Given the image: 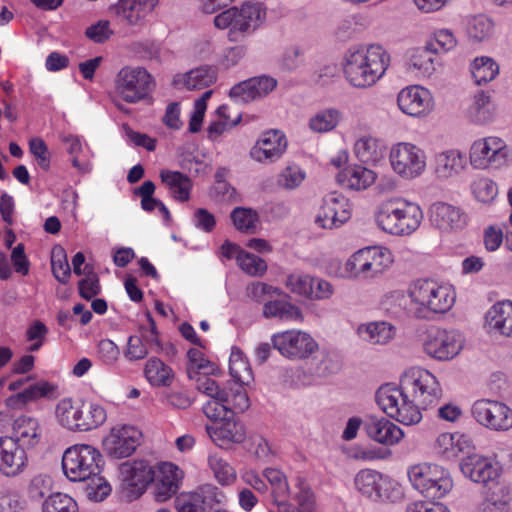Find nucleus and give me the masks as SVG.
Instances as JSON below:
<instances>
[{
  "instance_id": "46",
  "label": "nucleus",
  "mask_w": 512,
  "mask_h": 512,
  "mask_svg": "<svg viewBox=\"0 0 512 512\" xmlns=\"http://www.w3.org/2000/svg\"><path fill=\"white\" fill-rule=\"evenodd\" d=\"M144 375L147 381L156 387L169 386L174 376L172 369L157 357L147 360Z\"/></svg>"
},
{
  "instance_id": "22",
  "label": "nucleus",
  "mask_w": 512,
  "mask_h": 512,
  "mask_svg": "<svg viewBox=\"0 0 512 512\" xmlns=\"http://www.w3.org/2000/svg\"><path fill=\"white\" fill-rule=\"evenodd\" d=\"M237 412H229L219 417L212 425L206 426V431L214 443L224 447L231 443H241L246 437L243 423L235 418Z\"/></svg>"
},
{
  "instance_id": "53",
  "label": "nucleus",
  "mask_w": 512,
  "mask_h": 512,
  "mask_svg": "<svg viewBox=\"0 0 512 512\" xmlns=\"http://www.w3.org/2000/svg\"><path fill=\"white\" fill-rule=\"evenodd\" d=\"M208 465L219 484L226 486L232 484L236 480V472L234 468L218 455H210L208 458Z\"/></svg>"
},
{
  "instance_id": "12",
  "label": "nucleus",
  "mask_w": 512,
  "mask_h": 512,
  "mask_svg": "<svg viewBox=\"0 0 512 512\" xmlns=\"http://www.w3.org/2000/svg\"><path fill=\"white\" fill-rule=\"evenodd\" d=\"M464 338L454 329L431 328L426 331L422 348L424 353L437 361L454 359L463 349Z\"/></svg>"
},
{
  "instance_id": "62",
  "label": "nucleus",
  "mask_w": 512,
  "mask_h": 512,
  "mask_svg": "<svg viewBox=\"0 0 512 512\" xmlns=\"http://www.w3.org/2000/svg\"><path fill=\"white\" fill-rule=\"evenodd\" d=\"M187 356L191 363V366L188 368V375L190 379L196 380L199 374H208L210 362L204 358L203 353L200 350L192 348L188 351Z\"/></svg>"
},
{
  "instance_id": "9",
  "label": "nucleus",
  "mask_w": 512,
  "mask_h": 512,
  "mask_svg": "<svg viewBox=\"0 0 512 512\" xmlns=\"http://www.w3.org/2000/svg\"><path fill=\"white\" fill-rule=\"evenodd\" d=\"M400 384L420 409L436 405L442 396V389L436 377L420 367L408 369L402 375Z\"/></svg>"
},
{
  "instance_id": "17",
  "label": "nucleus",
  "mask_w": 512,
  "mask_h": 512,
  "mask_svg": "<svg viewBox=\"0 0 512 512\" xmlns=\"http://www.w3.org/2000/svg\"><path fill=\"white\" fill-rule=\"evenodd\" d=\"M225 493L212 484H204L191 492L180 493L175 498L177 512H206V507L226 503Z\"/></svg>"
},
{
  "instance_id": "8",
  "label": "nucleus",
  "mask_w": 512,
  "mask_h": 512,
  "mask_svg": "<svg viewBox=\"0 0 512 512\" xmlns=\"http://www.w3.org/2000/svg\"><path fill=\"white\" fill-rule=\"evenodd\" d=\"M407 474L413 488L429 500L443 498L453 487L450 473L436 464L413 465L408 468Z\"/></svg>"
},
{
  "instance_id": "7",
  "label": "nucleus",
  "mask_w": 512,
  "mask_h": 512,
  "mask_svg": "<svg viewBox=\"0 0 512 512\" xmlns=\"http://www.w3.org/2000/svg\"><path fill=\"white\" fill-rule=\"evenodd\" d=\"M377 405L390 418L403 425H415L422 419V413L406 391L394 384H384L375 395Z\"/></svg>"
},
{
  "instance_id": "47",
  "label": "nucleus",
  "mask_w": 512,
  "mask_h": 512,
  "mask_svg": "<svg viewBox=\"0 0 512 512\" xmlns=\"http://www.w3.org/2000/svg\"><path fill=\"white\" fill-rule=\"evenodd\" d=\"M55 414L60 425L72 431H79L81 405L74 403L70 398L61 399L56 406Z\"/></svg>"
},
{
  "instance_id": "6",
  "label": "nucleus",
  "mask_w": 512,
  "mask_h": 512,
  "mask_svg": "<svg viewBox=\"0 0 512 512\" xmlns=\"http://www.w3.org/2000/svg\"><path fill=\"white\" fill-rule=\"evenodd\" d=\"M266 19V11L260 3H245L241 8H229L214 18L219 29L229 28V39L238 41L240 36L253 33Z\"/></svg>"
},
{
  "instance_id": "31",
  "label": "nucleus",
  "mask_w": 512,
  "mask_h": 512,
  "mask_svg": "<svg viewBox=\"0 0 512 512\" xmlns=\"http://www.w3.org/2000/svg\"><path fill=\"white\" fill-rule=\"evenodd\" d=\"M121 473L124 477V482L132 488L131 491L136 496H140L145 491L147 485L155 480L154 468L144 460L123 464Z\"/></svg>"
},
{
  "instance_id": "27",
  "label": "nucleus",
  "mask_w": 512,
  "mask_h": 512,
  "mask_svg": "<svg viewBox=\"0 0 512 512\" xmlns=\"http://www.w3.org/2000/svg\"><path fill=\"white\" fill-rule=\"evenodd\" d=\"M364 429L369 438L386 446H393L404 437L403 430L385 417L369 416Z\"/></svg>"
},
{
  "instance_id": "11",
  "label": "nucleus",
  "mask_w": 512,
  "mask_h": 512,
  "mask_svg": "<svg viewBox=\"0 0 512 512\" xmlns=\"http://www.w3.org/2000/svg\"><path fill=\"white\" fill-rule=\"evenodd\" d=\"M356 490L373 501L396 502L403 497L401 486L388 476L372 469H362L354 477Z\"/></svg>"
},
{
  "instance_id": "30",
  "label": "nucleus",
  "mask_w": 512,
  "mask_h": 512,
  "mask_svg": "<svg viewBox=\"0 0 512 512\" xmlns=\"http://www.w3.org/2000/svg\"><path fill=\"white\" fill-rule=\"evenodd\" d=\"M460 469L466 477L476 483H487L498 476V467L492 460L478 454L463 458Z\"/></svg>"
},
{
  "instance_id": "48",
  "label": "nucleus",
  "mask_w": 512,
  "mask_h": 512,
  "mask_svg": "<svg viewBox=\"0 0 512 512\" xmlns=\"http://www.w3.org/2000/svg\"><path fill=\"white\" fill-rule=\"evenodd\" d=\"M470 72L477 85L492 81L499 73V66L488 56L476 57L470 64Z\"/></svg>"
},
{
  "instance_id": "25",
  "label": "nucleus",
  "mask_w": 512,
  "mask_h": 512,
  "mask_svg": "<svg viewBox=\"0 0 512 512\" xmlns=\"http://www.w3.org/2000/svg\"><path fill=\"white\" fill-rule=\"evenodd\" d=\"M28 458L23 446L9 438L0 437V471L8 476L14 477L24 471Z\"/></svg>"
},
{
  "instance_id": "54",
  "label": "nucleus",
  "mask_w": 512,
  "mask_h": 512,
  "mask_svg": "<svg viewBox=\"0 0 512 512\" xmlns=\"http://www.w3.org/2000/svg\"><path fill=\"white\" fill-rule=\"evenodd\" d=\"M159 177L165 188L172 192H190L193 187L191 179L179 171L163 169Z\"/></svg>"
},
{
  "instance_id": "42",
  "label": "nucleus",
  "mask_w": 512,
  "mask_h": 512,
  "mask_svg": "<svg viewBox=\"0 0 512 512\" xmlns=\"http://www.w3.org/2000/svg\"><path fill=\"white\" fill-rule=\"evenodd\" d=\"M355 157L362 163L376 164L384 159V149L377 138L371 135L359 137L353 147Z\"/></svg>"
},
{
  "instance_id": "1",
  "label": "nucleus",
  "mask_w": 512,
  "mask_h": 512,
  "mask_svg": "<svg viewBox=\"0 0 512 512\" xmlns=\"http://www.w3.org/2000/svg\"><path fill=\"white\" fill-rule=\"evenodd\" d=\"M454 303V291L431 279L413 281L407 288V296L403 291L395 290L382 300V306L391 315L398 317L405 312L417 319H430L433 314L446 313Z\"/></svg>"
},
{
  "instance_id": "40",
  "label": "nucleus",
  "mask_w": 512,
  "mask_h": 512,
  "mask_svg": "<svg viewBox=\"0 0 512 512\" xmlns=\"http://www.w3.org/2000/svg\"><path fill=\"white\" fill-rule=\"evenodd\" d=\"M438 53L432 41L423 48H415L410 52L409 68L417 71L423 77H431L435 71V58L433 54Z\"/></svg>"
},
{
  "instance_id": "23",
  "label": "nucleus",
  "mask_w": 512,
  "mask_h": 512,
  "mask_svg": "<svg viewBox=\"0 0 512 512\" xmlns=\"http://www.w3.org/2000/svg\"><path fill=\"white\" fill-rule=\"evenodd\" d=\"M287 139L279 130L263 132L250 151L251 157L260 163H272L282 157L287 149Z\"/></svg>"
},
{
  "instance_id": "52",
  "label": "nucleus",
  "mask_w": 512,
  "mask_h": 512,
  "mask_svg": "<svg viewBox=\"0 0 512 512\" xmlns=\"http://www.w3.org/2000/svg\"><path fill=\"white\" fill-rule=\"evenodd\" d=\"M107 419L106 410L99 404L81 405L79 431H89L101 426Z\"/></svg>"
},
{
  "instance_id": "13",
  "label": "nucleus",
  "mask_w": 512,
  "mask_h": 512,
  "mask_svg": "<svg viewBox=\"0 0 512 512\" xmlns=\"http://www.w3.org/2000/svg\"><path fill=\"white\" fill-rule=\"evenodd\" d=\"M271 344L283 357L292 361L308 359L319 349L312 335L299 329L273 334Z\"/></svg>"
},
{
  "instance_id": "39",
  "label": "nucleus",
  "mask_w": 512,
  "mask_h": 512,
  "mask_svg": "<svg viewBox=\"0 0 512 512\" xmlns=\"http://www.w3.org/2000/svg\"><path fill=\"white\" fill-rule=\"evenodd\" d=\"M262 315L266 319L277 318L287 322H302L304 318L298 306L281 299L266 301Z\"/></svg>"
},
{
  "instance_id": "55",
  "label": "nucleus",
  "mask_w": 512,
  "mask_h": 512,
  "mask_svg": "<svg viewBox=\"0 0 512 512\" xmlns=\"http://www.w3.org/2000/svg\"><path fill=\"white\" fill-rule=\"evenodd\" d=\"M494 107L490 96L485 92L475 95L473 104L470 107V115L475 122L486 123L492 119Z\"/></svg>"
},
{
  "instance_id": "50",
  "label": "nucleus",
  "mask_w": 512,
  "mask_h": 512,
  "mask_svg": "<svg viewBox=\"0 0 512 512\" xmlns=\"http://www.w3.org/2000/svg\"><path fill=\"white\" fill-rule=\"evenodd\" d=\"M230 218L235 229L244 234H254L259 223L258 213L245 207H236L232 210Z\"/></svg>"
},
{
  "instance_id": "61",
  "label": "nucleus",
  "mask_w": 512,
  "mask_h": 512,
  "mask_svg": "<svg viewBox=\"0 0 512 512\" xmlns=\"http://www.w3.org/2000/svg\"><path fill=\"white\" fill-rule=\"evenodd\" d=\"M305 179V172L297 165L287 166L278 176V184L284 189H296Z\"/></svg>"
},
{
  "instance_id": "38",
  "label": "nucleus",
  "mask_w": 512,
  "mask_h": 512,
  "mask_svg": "<svg viewBox=\"0 0 512 512\" xmlns=\"http://www.w3.org/2000/svg\"><path fill=\"white\" fill-rule=\"evenodd\" d=\"M464 30L470 42L483 43L494 34L495 25L492 19L484 14L468 15L463 19Z\"/></svg>"
},
{
  "instance_id": "44",
  "label": "nucleus",
  "mask_w": 512,
  "mask_h": 512,
  "mask_svg": "<svg viewBox=\"0 0 512 512\" xmlns=\"http://www.w3.org/2000/svg\"><path fill=\"white\" fill-rule=\"evenodd\" d=\"M363 251L371 280L382 275L393 263L392 253L385 247H366Z\"/></svg>"
},
{
  "instance_id": "35",
  "label": "nucleus",
  "mask_w": 512,
  "mask_h": 512,
  "mask_svg": "<svg viewBox=\"0 0 512 512\" xmlns=\"http://www.w3.org/2000/svg\"><path fill=\"white\" fill-rule=\"evenodd\" d=\"M217 71L210 66H200L183 74H176L173 85L185 87L188 90H201L216 82Z\"/></svg>"
},
{
  "instance_id": "56",
  "label": "nucleus",
  "mask_w": 512,
  "mask_h": 512,
  "mask_svg": "<svg viewBox=\"0 0 512 512\" xmlns=\"http://www.w3.org/2000/svg\"><path fill=\"white\" fill-rule=\"evenodd\" d=\"M42 512H78V505L69 495L58 492L43 502Z\"/></svg>"
},
{
  "instance_id": "24",
  "label": "nucleus",
  "mask_w": 512,
  "mask_h": 512,
  "mask_svg": "<svg viewBox=\"0 0 512 512\" xmlns=\"http://www.w3.org/2000/svg\"><path fill=\"white\" fill-rule=\"evenodd\" d=\"M277 86V80L267 75L253 77L234 85L229 92L236 103H249L266 97Z\"/></svg>"
},
{
  "instance_id": "63",
  "label": "nucleus",
  "mask_w": 512,
  "mask_h": 512,
  "mask_svg": "<svg viewBox=\"0 0 512 512\" xmlns=\"http://www.w3.org/2000/svg\"><path fill=\"white\" fill-rule=\"evenodd\" d=\"M113 33L108 20H99L88 26L85 30V36L94 43H104L108 41Z\"/></svg>"
},
{
  "instance_id": "29",
  "label": "nucleus",
  "mask_w": 512,
  "mask_h": 512,
  "mask_svg": "<svg viewBox=\"0 0 512 512\" xmlns=\"http://www.w3.org/2000/svg\"><path fill=\"white\" fill-rule=\"evenodd\" d=\"M430 220L442 231L460 230L466 225V215L460 208L437 202L430 207Z\"/></svg>"
},
{
  "instance_id": "10",
  "label": "nucleus",
  "mask_w": 512,
  "mask_h": 512,
  "mask_svg": "<svg viewBox=\"0 0 512 512\" xmlns=\"http://www.w3.org/2000/svg\"><path fill=\"white\" fill-rule=\"evenodd\" d=\"M154 88V78L143 67H123L115 78L116 95L130 104L146 99Z\"/></svg>"
},
{
  "instance_id": "26",
  "label": "nucleus",
  "mask_w": 512,
  "mask_h": 512,
  "mask_svg": "<svg viewBox=\"0 0 512 512\" xmlns=\"http://www.w3.org/2000/svg\"><path fill=\"white\" fill-rule=\"evenodd\" d=\"M484 325L491 335L512 337V301L503 300L492 305L485 314Z\"/></svg>"
},
{
  "instance_id": "45",
  "label": "nucleus",
  "mask_w": 512,
  "mask_h": 512,
  "mask_svg": "<svg viewBox=\"0 0 512 512\" xmlns=\"http://www.w3.org/2000/svg\"><path fill=\"white\" fill-rule=\"evenodd\" d=\"M342 113L336 108H326L317 111L308 121V127L314 133H328L340 123Z\"/></svg>"
},
{
  "instance_id": "14",
  "label": "nucleus",
  "mask_w": 512,
  "mask_h": 512,
  "mask_svg": "<svg viewBox=\"0 0 512 512\" xmlns=\"http://www.w3.org/2000/svg\"><path fill=\"white\" fill-rule=\"evenodd\" d=\"M392 169L404 179H414L426 169L425 152L409 142H399L391 147L389 154Z\"/></svg>"
},
{
  "instance_id": "2",
  "label": "nucleus",
  "mask_w": 512,
  "mask_h": 512,
  "mask_svg": "<svg viewBox=\"0 0 512 512\" xmlns=\"http://www.w3.org/2000/svg\"><path fill=\"white\" fill-rule=\"evenodd\" d=\"M101 453L93 446L87 444L74 445L67 448L62 457V469L65 476L71 481H85L91 479L87 488V496L94 501H103L111 492V487L99 477Z\"/></svg>"
},
{
  "instance_id": "57",
  "label": "nucleus",
  "mask_w": 512,
  "mask_h": 512,
  "mask_svg": "<svg viewBox=\"0 0 512 512\" xmlns=\"http://www.w3.org/2000/svg\"><path fill=\"white\" fill-rule=\"evenodd\" d=\"M51 268L52 273L54 277L60 282V283H67L70 274L71 269L69 266V263L67 261V255L65 250L57 245L52 249L51 252Z\"/></svg>"
},
{
  "instance_id": "32",
  "label": "nucleus",
  "mask_w": 512,
  "mask_h": 512,
  "mask_svg": "<svg viewBox=\"0 0 512 512\" xmlns=\"http://www.w3.org/2000/svg\"><path fill=\"white\" fill-rule=\"evenodd\" d=\"M42 429L37 418L20 416L12 424V440L23 447H35L41 440Z\"/></svg>"
},
{
  "instance_id": "18",
  "label": "nucleus",
  "mask_w": 512,
  "mask_h": 512,
  "mask_svg": "<svg viewBox=\"0 0 512 512\" xmlns=\"http://www.w3.org/2000/svg\"><path fill=\"white\" fill-rule=\"evenodd\" d=\"M352 215V204L345 194H327L315 217V224L322 229L339 228Z\"/></svg>"
},
{
  "instance_id": "33",
  "label": "nucleus",
  "mask_w": 512,
  "mask_h": 512,
  "mask_svg": "<svg viewBox=\"0 0 512 512\" xmlns=\"http://www.w3.org/2000/svg\"><path fill=\"white\" fill-rule=\"evenodd\" d=\"M357 336L369 345H386L396 335V327L387 321H371L360 324L356 329Z\"/></svg>"
},
{
  "instance_id": "4",
  "label": "nucleus",
  "mask_w": 512,
  "mask_h": 512,
  "mask_svg": "<svg viewBox=\"0 0 512 512\" xmlns=\"http://www.w3.org/2000/svg\"><path fill=\"white\" fill-rule=\"evenodd\" d=\"M196 389L210 398L203 405V412L214 421L229 412H244L250 405L245 388L237 383L227 382L221 387L206 374H199L196 378Z\"/></svg>"
},
{
  "instance_id": "28",
  "label": "nucleus",
  "mask_w": 512,
  "mask_h": 512,
  "mask_svg": "<svg viewBox=\"0 0 512 512\" xmlns=\"http://www.w3.org/2000/svg\"><path fill=\"white\" fill-rule=\"evenodd\" d=\"M183 472L170 462L161 463L155 474L154 495L157 501L163 502L172 497L179 489Z\"/></svg>"
},
{
  "instance_id": "41",
  "label": "nucleus",
  "mask_w": 512,
  "mask_h": 512,
  "mask_svg": "<svg viewBox=\"0 0 512 512\" xmlns=\"http://www.w3.org/2000/svg\"><path fill=\"white\" fill-rule=\"evenodd\" d=\"M512 498L507 487L495 485L490 488L474 512H510Z\"/></svg>"
},
{
  "instance_id": "19",
  "label": "nucleus",
  "mask_w": 512,
  "mask_h": 512,
  "mask_svg": "<svg viewBox=\"0 0 512 512\" xmlns=\"http://www.w3.org/2000/svg\"><path fill=\"white\" fill-rule=\"evenodd\" d=\"M397 105L400 111L413 118H425L435 108L432 93L420 85H410L400 90L397 95Z\"/></svg>"
},
{
  "instance_id": "20",
  "label": "nucleus",
  "mask_w": 512,
  "mask_h": 512,
  "mask_svg": "<svg viewBox=\"0 0 512 512\" xmlns=\"http://www.w3.org/2000/svg\"><path fill=\"white\" fill-rule=\"evenodd\" d=\"M141 432L130 425H117L113 427L103 440L106 453L121 459L131 456L140 444Z\"/></svg>"
},
{
  "instance_id": "3",
  "label": "nucleus",
  "mask_w": 512,
  "mask_h": 512,
  "mask_svg": "<svg viewBox=\"0 0 512 512\" xmlns=\"http://www.w3.org/2000/svg\"><path fill=\"white\" fill-rule=\"evenodd\" d=\"M389 64L390 56L380 45L353 47L345 53L343 72L350 85L365 89L384 76Z\"/></svg>"
},
{
  "instance_id": "58",
  "label": "nucleus",
  "mask_w": 512,
  "mask_h": 512,
  "mask_svg": "<svg viewBox=\"0 0 512 512\" xmlns=\"http://www.w3.org/2000/svg\"><path fill=\"white\" fill-rule=\"evenodd\" d=\"M285 285L291 293L309 299L313 285V276L302 273H292L287 276Z\"/></svg>"
},
{
  "instance_id": "59",
  "label": "nucleus",
  "mask_w": 512,
  "mask_h": 512,
  "mask_svg": "<svg viewBox=\"0 0 512 512\" xmlns=\"http://www.w3.org/2000/svg\"><path fill=\"white\" fill-rule=\"evenodd\" d=\"M241 270L250 276H262L267 271V264L264 259L244 251L238 257V263Z\"/></svg>"
},
{
  "instance_id": "43",
  "label": "nucleus",
  "mask_w": 512,
  "mask_h": 512,
  "mask_svg": "<svg viewBox=\"0 0 512 512\" xmlns=\"http://www.w3.org/2000/svg\"><path fill=\"white\" fill-rule=\"evenodd\" d=\"M465 163V158L459 151L448 150L436 156L435 173L438 178L448 179L459 174Z\"/></svg>"
},
{
  "instance_id": "21",
  "label": "nucleus",
  "mask_w": 512,
  "mask_h": 512,
  "mask_svg": "<svg viewBox=\"0 0 512 512\" xmlns=\"http://www.w3.org/2000/svg\"><path fill=\"white\" fill-rule=\"evenodd\" d=\"M158 3L159 0H118L110 10L121 23L131 27H142Z\"/></svg>"
},
{
  "instance_id": "16",
  "label": "nucleus",
  "mask_w": 512,
  "mask_h": 512,
  "mask_svg": "<svg viewBox=\"0 0 512 512\" xmlns=\"http://www.w3.org/2000/svg\"><path fill=\"white\" fill-rule=\"evenodd\" d=\"M473 418L477 423L494 431H507L512 428V410L504 403L480 399L471 408Z\"/></svg>"
},
{
  "instance_id": "60",
  "label": "nucleus",
  "mask_w": 512,
  "mask_h": 512,
  "mask_svg": "<svg viewBox=\"0 0 512 512\" xmlns=\"http://www.w3.org/2000/svg\"><path fill=\"white\" fill-rule=\"evenodd\" d=\"M29 151L34 156L37 165L44 171L50 168L51 153L44 140L40 137H35L29 141Z\"/></svg>"
},
{
  "instance_id": "49",
  "label": "nucleus",
  "mask_w": 512,
  "mask_h": 512,
  "mask_svg": "<svg viewBox=\"0 0 512 512\" xmlns=\"http://www.w3.org/2000/svg\"><path fill=\"white\" fill-rule=\"evenodd\" d=\"M229 371L233 377V381H229L230 383H237L243 387L253 379L249 363L240 350H232L229 359Z\"/></svg>"
},
{
  "instance_id": "51",
  "label": "nucleus",
  "mask_w": 512,
  "mask_h": 512,
  "mask_svg": "<svg viewBox=\"0 0 512 512\" xmlns=\"http://www.w3.org/2000/svg\"><path fill=\"white\" fill-rule=\"evenodd\" d=\"M365 251L359 249L344 264V276L351 280H371Z\"/></svg>"
},
{
  "instance_id": "64",
  "label": "nucleus",
  "mask_w": 512,
  "mask_h": 512,
  "mask_svg": "<svg viewBox=\"0 0 512 512\" xmlns=\"http://www.w3.org/2000/svg\"><path fill=\"white\" fill-rule=\"evenodd\" d=\"M434 45L436 44L438 52L447 53L453 50L457 44V38L454 32L447 28L437 29L433 32Z\"/></svg>"
},
{
  "instance_id": "5",
  "label": "nucleus",
  "mask_w": 512,
  "mask_h": 512,
  "mask_svg": "<svg viewBox=\"0 0 512 512\" xmlns=\"http://www.w3.org/2000/svg\"><path fill=\"white\" fill-rule=\"evenodd\" d=\"M423 216L417 203L399 196L381 202L374 211L377 227L393 236L413 234L420 227Z\"/></svg>"
},
{
  "instance_id": "34",
  "label": "nucleus",
  "mask_w": 512,
  "mask_h": 512,
  "mask_svg": "<svg viewBox=\"0 0 512 512\" xmlns=\"http://www.w3.org/2000/svg\"><path fill=\"white\" fill-rule=\"evenodd\" d=\"M55 387L47 381H33L24 387L23 390L11 395L6 399V406L10 409H23L27 404L49 396Z\"/></svg>"
},
{
  "instance_id": "37",
  "label": "nucleus",
  "mask_w": 512,
  "mask_h": 512,
  "mask_svg": "<svg viewBox=\"0 0 512 512\" xmlns=\"http://www.w3.org/2000/svg\"><path fill=\"white\" fill-rule=\"evenodd\" d=\"M262 474L271 486L272 501L277 505L278 512H288V509H292L286 501L290 488L285 474L276 468H266Z\"/></svg>"
},
{
  "instance_id": "15",
  "label": "nucleus",
  "mask_w": 512,
  "mask_h": 512,
  "mask_svg": "<svg viewBox=\"0 0 512 512\" xmlns=\"http://www.w3.org/2000/svg\"><path fill=\"white\" fill-rule=\"evenodd\" d=\"M509 155L505 141L491 136L475 141L470 148V162L475 168L501 167Z\"/></svg>"
},
{
  "instance_id": "36",
  "label": "nucleus",
  "mask_w": 512,
  "mask_h": 512,
  "mask_svg": "<svg viewBox=\"0 0 512 512\" xmlns=\"http://www.w3.org/2000/svg\"><path fill=\"white\" fill-rule=\"evenodd\" d=\"M377 174L366 167L356 165L337 174L336 180L343 189L365 190L375 183Z\"/></svg>"
}]
</instances>
